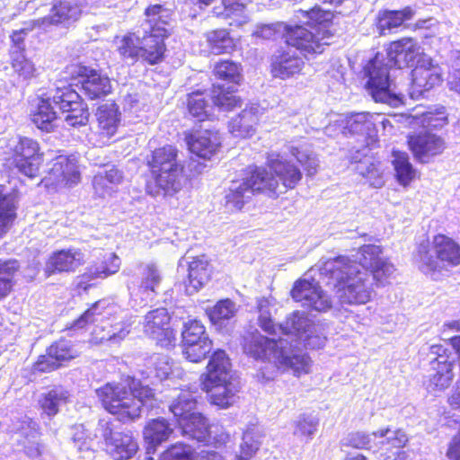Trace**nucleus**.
Listing matches in <instances>:
<instances>
[{
  "label": "nucleus",
  "instance_id": "obj_52",
  "mask_svg": "<svg viewBox=\"0 0 460 460\" xmlns=\"http://www.w3.org/2000/svg\"><path fill=\"white\" fill-rule=\"evenodd\" d=\"M206 38L211 52L215 55L230 53L234 49V40L226 30L209 31Z\"/></svg>",
  "mask_w": 460,
  "mask_h": 460
},
{
  "label": "nucleus",
  "instance_id": "obj_35",
  "mask_svg": "<svg viewBox=\"0 0 460 460\" xmlns=\"http://www.w3.org/2000/svg\"><path fill=\"white\" fill-rule=\"evenodd\" d=\"M146 22L143 23V32L158 35V29L164 31V36L169 35L168 26L172 20L171 10L161 4L150 5L146 9Z\"/></svg>",
  "mask_w": 460,
  "mask_h": 460
},
{
  "label": "nucleus",
  "instance_id": "obj_40",
  "mask_svg": "<svg viewBox=\"0 0 460 460\" xmlns=\"http://www.w3.org/2000/svg\"><path fill=\"white\" fill-rule=\"evenodd\" d=\"M182 435L190 439L204 442L208 438V423L200 412H194L179 420Z\"/></svg>",
  "mask_w": 460,
  "mask_h": 460
},
{
  "label": "nucleus",
  "instance_id": "obj_64",
  "mask_svg": "<svg viewBox=\"0 0 460 460\" xmlns=\"http://www.w3.org/2000/svg\"><path fill=\"white\" fill-rule=\"evenodd\" d=\"M413 118L418 120L419 124L427 128H440L447 124V118L444 111L417 113Z\"/></svg>",
  "mask_w": 460,
  "mask_h": 460
},
{
  "label": "nucleus",
  "instance_id": "obj_45",
  "mask_svg": "<svg viewBox=\"0 0 460 460\" xmlns=\"http://www.w3.org/2000/svg\"><path fill=\"white\" fill-rule=\"evenodd\" d=\"M117 307L110 305L108 301L100 300L94 303L88 310H86L75 323V328H84L86 324L95 322H102L114 312Z\"/></svg>",
  "mask_w": 460,
  "mask_h": 460
},
{
  "label": "nucleus",
  "instance_id": "obj_18",
  "mask_svg": "<svg viewBox=\"0 0 460 460\" xmlns=\"http://www.w3.org/2000/svg\"><path fill=\"white\" fill-rule=\"evenodd\" d=\"M71 74L78 78L84 93L91 100L105 97L111 92L110 78L99 71L80 65L70 67Z\"/></svg>",
  "mask_w": 460,
  "mask_h": 460
},
{
  "label": "nucleus",
  "instance_id": "obj_7",
  "mask_svg": "<svg viewBox=\"0 0 460 460\" xmlns=\"http://www.w3.org/2000/svg\"><path fill=\"white\" fill-rule=\"evenodd\" d=\"M177 156L174 146H165L153 152L149 163L156 186L166 195H173L181 189L183 165Z\"/></svg>",
  "mask_w": 460,
  "mask_h": 460
},
{
  "label": "nucleus",
  "instance_id": "obj_8",
  "mask_svg": "<svg viewBox=\"0 0 460 460\" xmlns=\"http://www.w3.org/2000/svg\"><path fill=\"white\" fill-rule=\"evenodd\" d=\"M421 243L418 250L420 270L425 274L460 264V245L446 235H437L431 250Z\"/></svg>",
  "mask_w": 460,
  "mask_h": 460
},
{
  "label": "nucleus",
  "instance_id": "obj_22",
  "mask_svg": "<svg viewBox=\"0 0 460 460\" xmlns=\"http://www.w3.org/2000/svg\"><path fill=\"white\" fill-rule=\"evenodd\" d=\"M77 354L70 341L60 340L48 349L46 355L39 358L34 365V370L39 372L52 371L61 366L62 362L75 358Z\"/></svg>",
  "mask_w": 460,
  "mask_h": 460
},
{
  "label": "nucleus",
  "instance_id": "obj_58",
  "mask_svg": "<svg viewBox=\"0 0 460 460\" xmlns=\"http://www.w3.org/2000/svg\"><path fill=\"white\" fill-rule=\"evenodd\" d=\"M261 437V432L256 426L249 427L243 433V442L240 446L241 454L236 456V459L243 457L248 460L254 456L260 447Z\"/></svg>",
  "mask_w": 460,
  "mask_h": 460
},
{
  "label": "nucleus",
  "instance_id": "obj_47",
  "mask_svg": "<svg viewBox=\"0 0 460 460\" xmlns=\"http://www.w3.org/2000/svg\"><path fill=\"white\" fill-rule=\"evenodd\" d=\"M81 12V7L77 3L71 0H63L53 6L52 13L44 20H48L54 24L74 22L80 17Z\"/></svg>",
  "mask_w": 460,
  "mask_h": 460
},
{
  "label": "nucleus",
  "instance_id": "obj_60",
  "mask_svg": "<svg viewBox=\"0 0 460 460\" xmlns=\"http://www.w3.org/2000/svg\"><path fill=\"white\" fill-rule=\"evenodd\" d=\"M187 105L189 112L199 121L205 120L209 116L210 106L203 93L196 92L189 94Z\"/></svg>",
  "mask_w": 460,
  "mask_h": 460
},
{
  "label": "nucleus",
  "instance_id": "obj_38",
  "mask_svg": "<svg viewBox=\"0 0 460 460\" xmlns=\"http://www.w3.org/2000/svg\"><path fill=\"white\" fill-rule=\"evenodd\" d=\"M16 195L0 185V238L9 231L16 217Z\"/></svg>",
  "mask_w": 460,
  "mask_h": 460
},
{
  "label": "nucleus",
  "instance_id": "obj_9",
  "mask_svg": "<svg viewBox=\"0 0 460 460\" xmlns=\"http://www.w3.org/2000/svg\"><path fill=\"white\" fill-rule=\"evenodd\" d=\"M364 72L367 78V89L376 102L392 103L401 100L402 93L396 92L383 56L377 54L366 65Z\"/></svg>",
  "mask_w": 460,
  "mask_h": 460
},
{
  "label": "nucleus",
  "instance_id": "obj_51",
  "mask_svg": "<svg viewBox=\"0 0 460 460\" xmlns=\"http://www.w3.org/2000/svg\"><path fill=\"white\" fill-rule=\"evenodd\" d=\"M236 311V305L230 299L220 300L213 307L206 309L210 322L219 327L222 326L225 321L233 318Z\"/></svg>",
  "mask_w": 460,
  "mask_h": 460
},
{
  "label": "nucleus",
  "instance_id": "obj_14",
  "mask_svg": "<svg viewBox=\"0 0 460 460\" xmlns=\"http://www.w3.org/2000/svg\"><path fill=\"white\" fill-rule=\"evenodd\" d=\"M98 431L105 440V450L114 460H129L138 449L136 439L128 433L113 431L112 424L105 420L98 423Z\"/></svg>",
  "mask_w": 460,
  "mask_h": 460
},
{
  "label": "nucleus",
  "instance_id": "obj_11",
  "mask_svg": "<svg viewBox=\"0 0 460 460\" xmlns=\"http://www.w3.org/2000/svg\"><path fill=\"white\" fill-rule=\"evenodd\" d=\"M429 374L427 381V390L430 393H439L447 389L454 378V363L456 357L443 345L436 344L429 347Z\"/></svg>",
  "mask_w": 460,
  "mask_h": 460
},
{
  "label": "nucleus",
  "instance_id": "obj_63",
  "mask_svg": "<svg viewBox=\"0 0 460 460\" xmlns=\"http://www.w3.org/2000/svg\"><path fill=\"white\" fill-rule=\"evenodd\" d=\"M182 344L190 342H200L201 340H209L206 334L205 327L197 320L189 321L184 324L181 332Z\"/></svg>",
  "mask_w": 460,
  "mask_h": 460
},
{
  "label": "nucleus",
  "instance_id": "obj_36",
  "mask_svg": "<svg viewBox=\"0 0 460 460\" xmlns=\"http://www.w3.org/2000/svg\"><path fill=\"white\" fill-rule=\"evenodd\" d=\"M71 394L67 389L57 385L40 394L39 404L43 413L53 417L60 409L70 402Z\"/></svg>",
  "mask_w": 460,
  "mask_h": 460
},
{
  "label": "nucleus",
  "instance_id": "obj_26",
  "mask_svg": "<svg viewBox=\"0 0 460 460\" xmlns=\"http://www.w3.org/2000/svg\"><path fill=\"white\" fill-rule=\"evenodd\" d=\"M85 261L84 253L76 248L61 250L54 252L46 263L45 272L48 275L56 272H72Z\"/></svg>",
  "mask_w": 460,
  "mask_h": 460
},
{
  "label": "nucleus",
  "instance_id": "obj_56",
  "mask_svg": "<svg viewBox=\"0 0 460 460\" xmlns=\"http://www.w3.org/2000/svg\"><path fill=\"white\" fill-rule=\"evenodd\" d=\"M141 40L140 31L125 35L119 42L118 50L119 54L123 58H130L134 61L141 59Z\"/></svg>",
  "mask_w": 460,
  "mask_h": 460
},
{
  "label": "nucleus",
  "instance_id": "obj_62",
  "mask_svg": "<svg viewBox=\"0 0 460 460\" xmlns=\"http://www.w3.org/2000/svg\"><path fill=\"white\" fill-rule=\"evenodd\" d=\"M11 64L14 72L24 79L34 76L36 68L34 64L27 59L22 52H11Z\"/></svg>",
  "mask_w": 460,
  "mask_h": 460
},
{
  "label": "nucleus",
  "instance_id": "obj_33",
  "mask_svg": "<svg viewBox=\"0 0 460 460\" xmlns=\"http://www.w3.org/2000/svg\"><path fill=\"white\" fill-rule=\"evenodd\" d=\"M158 35L143 32L141 40V59L150 65L162 61L165 52L164 31L158 29Z\"/></svg>",
  "mask_w": 460,
  "mask_h": 460
},
{
  "label": "nucleus",
  "instance_id": "obj_48",
  "mask_svg": "<svg viewBox=\"0 0 460 460\" xmlns=\"http://www.w3.org/2000/svg\"><path fill=\"white\" fill-rule=\"evenodd\" d=\"M72 440L79 458L82 460L93 458V438L84 425L74 427Z\"/></svg>",
  "mask_w": 460,
  "mask_h": 460
},
{
  "label": "nucleus",
  "instance_id": "obj_21",
  "mask_svg": "<svg viewBox=\"0 0 460 460\" xmlns=\"http://www.w3.org/2000/svg\"><path fill=\"white\" fill-rule=\"evenodd\" d=\"M48 184L71 186L80 181L77 161L74 156L58 155L49 169L48 177L45 178Z\"/></svg>",
  "mask_w": 460,
  "mask_h": 460
},
{
  "label": "nucleus",
  "instance_id": "obj_17",
  "mask_svg": "<svg viewBox=\"0 0 460 460\" xmlns=\"http://www.w3.org/2000/svg\"><path fill=\"white\" fill-rule=\"evenodd\" d=\"M442 81V71L429 58L422 57L411 71V84L409 94L411 99H419Z\"/></svg>",
  "mask_w": 460,
  "mask_h": 460
},
{
  "label": "nucleus",
  "instance_id": "obj_19",
  "mask_svg": "<svg viewBox=\"0 0 460 460\" xmlns=\"http://www.w3.org/2000/svg\"><path fill=\"white\" fill-rule=\"evenodd\" d=\"M391 66L398 68L411 66L424 57L418 41L412 38H402L393 41L386 50Z\"/></svg>",
  "mask_w": 460,
  "mask_h": 460
},
{
  "label": "nucleus",
  "instance_id": "obj_10",
  "mask_svg": "<svg viewBox=\"0 0 460 460\" xmlns=\"http://www.w3.org/2000/svg\"><path fill=\"white\" fill-rule=\"evenodd\" d=\"M4 154L9 155L22 174L34 178L38 175L42 163V154L37 141L29 137H14L4 146Z\"/></svg>",
  "mask_w": 460,
  "mask_h": 460
},
{
  "label": "nucleus",
  "instance_id": "obj_28",
  "mask_svg": "<svg viewBox=\"0 0 460 460\" xmlns=\"http://www.w3.org/2000/svg\"><path fill=\"white\" fill-rule=\"evenodd\" d=\"M260 118V107L251 104L229 122V132L235 137H249L255 133Z\"/></svg>",
  "mask_w": 460,
  "mask_h": 460
},
{
  "label": "nucleus",
  "instance_id": "obj_6",
  "mask_svg": "<svg viewBox=\"0 0 460 460\" xmlns=\"http://www.w3.org/2000/svg\"><path fill=\"white\" fill-rule=\"evenodd\" d=\"M277 179L262 167L250 168L245 178L233 181L226 192V205L231 210H240L255 193L276 192Z\"/></svg>",
  "mask_w": 460,
  "mask_h": 460
},
{
  "label": "nucleus",
  "instance_id": "obj_27",
  "mask_svg": "<svg viewBox=\"0 0 460 460\" xmlns=\"http://www.w3.org/2000/svg\"><path fill=\"white\" fill-rule=\"evenodd\" d=\"M408 143L415 157L422 163L428 162L431 156L441 154L445 148L443 139L434 134L412 136Z\"/></svg>",
  "mask_w": 460,
  "mask_h": 460
},
{
  "label": "nucleus",
  "instance_id": "obj_29",
  "mask_svg": "<svg viewBox=\"0 0 460 460\" xmlns=\"http://www.w3.org/2000/svg\"><path fill=\"white\" fill-rule=\"evenodd\" d=\"M415 15L411 6L402 10L384 9L378 11L376 17V27L380 35H386L398 29L404 22L410 21Z\"/></svg>",
  "mask_w": 460,
  "mask_h": 460
},
{
  "label": "nucleus",
  "instance_id": "obj_3",
  "mask_svg": "<svg viewBox=\"0 0 460 460\" xmlns=\"http://www.w3.org/2000/svg\"><path fill=\"white\" fill-rule=\"evenodd\" d=\"M321 275L333 281L336 296L341 304L365 305L370 301L373 288L369 274L358 270L346 256L323 262Z\"/></svg>",
  "mask_w": 460,
  "mask_h": 460
},
{
  "label": "nucleus",
  "instance_id": "obj_41",
  "mask_svg": "<svg viewBox=\"0 0 460 460\" xmlns=\"http://www.w3.org/2000/svg\"><path fill=\"white\" fill-rule=\"evenodd\" d=\"M375 448H402L408 442V436L401 429L380 428L373 432Z\"/></svg>",
  "mask_w": 460,
  "mask_h": 460
},
{
  "label": "nucleus",
  "instance_id": "obj_31",
  "mask_svg": "<svg viewBox=\"0 0 460 460\" xmlns=\"http://www.w3.org/2000/svg\"><path fill=\"white\" fill-rule=\"evenodd\" d=\"M173 429L164 418L149 420L144 428L143 436L147 444L148 454H154L156 447L166 441L172 435Z\"/></svg>",
  "mask_w": 460,
  "mask_h": 460
},
{
  "label": "nucleus",
  "instance_id": "obj_24",
  "mask_svg": "<svg viewBox=\"0 0 460 460\" xmlns=\"http://www.w3.org/2000/svg\"><path fill=\"white\" fill-rule=\"evenodd\" d=\"M267 164L286 189H294L302 179V172L285 155L269 154Z\"/></svg>",
  "mask_w": 460,
  "mask_h": 460
},
{
  "label": "nucleus",
  "instance_id": "obj_4",
  "mask_svg": "<svg viewBox=\"0 0 460 460\" xmlns=\"http://www.w3.org/2000/svg\"><path fill=\"white\" fill-rule=\"evenodd\" d=\"M103 407L121 421H130L140 416L143 407L153 408L155 393L147 385L128 388L122 383H108L96 390Z\"/></svg>",
  "mask_w": 460,
  "mask_h": 460
},
{
  "label": "nucleus",
  "instance_id": "obj_44",
  "mask_svg": "<svg viewBox=\"0 0 460 460\" xmlns=\"http://www.w3.org/2000/svg\"><path fill=\"white\" fill-rule=\"evenodd\" d=\"M31 119L38 128L50 132L57 126L58 117L49 98L41 99L38 104L37 110L31 115Z\"/></svg>",
  "mask_w": 460,
  "mask_h": 460
},
{
  "label": "nucleus",
  "instance_id": "obj_30",
  "mask_svg": "<svg viewBox=\"0 0 460 460\" xmlns=\"http://www.w3.org/2000/svg\"><path fill=\"white\" fill-rule=\"evenodd\" d=\"M98 130L103 143L115 135L120 124V113L113 102L104 103L96 111Z\"/></svg>",
  "mask_w": 460,
  "mask_h": 460
},
{
  "label": "nucleus",
  "instance_id": "obj_46",
  "mask_svg": "<svg viewBox=\"0 0 460 460\" xmlns=\"http://www.w3.org/2000/svg\"><path fill=\"white\" fill-rule=\"evenodd\" d=\"M197 395L187 390H181L170 405V411L177 421L187 419L196 411Z\"/></svg>",
  "mask_w": 460,
  "mask_h": 460
},
{
  "label": "nucleus",
  "instance_id": "obj_43",
  "mask_svg": "<svg viewBox=\"0 0 460 460\" xmlns=\"http://www.w3.org/2000/svg\"><path fill=\"white\" fill-rule=\"evenodd\" d=\"M258 323L269 334L277 333L279 325L274 322L277 302L272 296L261 297L257 300Z\"/></svg>",
  "mask_w": 460,
  "mask_h": 460
},
{
  "label": "nucleus",
  "instance_id": "obj_1",
  "mask_svg": "<svg viewBox=\"0 0 460 460\" xmlns=\"http://www.w3.org/2000/svg\"><path fill=\"white\" fill-rule=\"evenodd\" d=\"M298 13L305 19L304 26H288L284 22L270 24H258L252 32V36L262 40L275 39L282 36L289 46L301 49L308 54L322 53L324 46L329 45V40L332 36L330 26L333 17L331 12L320 8H313L309 11L299 10Z\"/></svg>",
  "mask_w": 460,
  "mask_h": 460
},
{
  "label": "nucleus",
  "instance_id": "obj_37",
  "mask_svg": "<svg viewBox=\"0 0 460 460\" xmlns=\"http://www.w3.org/2000/svg\"><path fill=\"white\" fill-rule=\"evenodd\" d=\"M344 135H367L375 131L374 115L368 112H358L347 115L341 120Z\"/></svg>",
  "mask_w": 460,
  "mask_h": 460
},
{
  "label": "nucleus",
  "instance_id": "obj_54",
  "mask_svg": "<svg viewBox=\"0 0 460 460\" xmlns=\"http://www.w3.org/2000/svg\"><path fill=\"white\" fill-rule=\"evenodd\" d=\"M148 366L160 381L170 378L171 376L180 375V370L173 368V362L166 355H153L148 360Z\"/></svg>",
  "mask_w": 460,
  "mask_h": 460
},
{
  "label": "nucleus",
  "instance_id": "obj_39",
  "mask_svg": "<svg viewBox=\"0 0 460 460\" xmlns=\"http://www.w3.org/2000/svg\"><path fill=\"white\" fill-rule=\"evenodd\" d=\"M241 0H222L220 6L214 7V13L226 20L230 26L240 27L248 22L245 5Z\"/></svg>",
  "mask_w": 460,
  "mask_h": 460
},
{
  "label": "nucleus",
  "instance_id": "obj_13",
  "mask_svg": "<svg viewBox=\"0 0 460 460\" xmlns=\"http://www.w3.org/2000/svg\"><path fill=\"white\" fill-rule=\"evenodd\" d=\"M351 264L361 267L364 272L369 271L373 279L380 285L394 273V267L384 256L382 248L375 244L363 245L356 254V261L349 260Z\"/></svg>",
  "mask_w": 460,
  "mask_h": 460
},
{
  "label": "nucleus",
  "instance_id": "obj_15",
  "mask_svg": "<svg viewBox=\"0 0 460 460\" xmlns=\"http://www.w3.org/2000/svg\"><path fill=\"white\" fill-rule=\"evenodd\" d=\"M53 102L59 107L62 113H66L64 120L67 125L82 126L88 121V110L71 85L58 86L53 95Z\"/></svg>",
  "mask_w": 460,
  "mask_h": 460
},
{
  "label": "nucleus",
  "instance_id": "obj_53",
  "mask_svg": "<svg viewBox=\"0 0 460 460\" xmlns=\"http://www.w3.org/2000/svg\"><path fill=\"white\" fill-rule=\"evenodd\" d=\"M392 163L397 180L401 184L407 185L414 179L416 172L409 162V157L406 153L394 151Z\"/></svg>",
  "mask_w": 460,
  "mask_h": 460
},
{
  "label": "nucleus",
  "instance_id": "obj_2",
  "mask_svg": "<svg viewBox=\"0 0 460 460\" xmlns=\"http://www.w3.org/2000/svg\"><path fill=\"white\" fill-rule=\"evenodd\" d=\"M243 352L249 357L274 365L277 370L301 376L310 372V358L288 339H270L257 330L247 333L243 341Z\"/></svg>",
  "mask_w": 460,
  "mask_h": 460
},
{
  "label": "nucleus",
  "instance_id": "obj_50",
  "mask_svg": "<svg viewBox=\"0 0 460 460\" xmlns=\"http://www.w3.org/2000/svg\"><path fill=\"white\" fill-rule=\"evenodd\" d=\"M161 280V273L155 264L149 263L143 268L139 291L145 296L144 299L147 300L153 297Z\"/></svg>",
  "mask_w": 460,
  "mask_h": 460
},
{
  "label": "nucleus",
  "instance_id": "obj_49",
  "mask_svg": "<svg viewBox=\"0 0 460 460\" xmlns=\"http://www.w3.org/2000/svg\"><path fill=\"white\" fill-rule=\"evenodd\" d=\"M353 160L360 164L358 171L367 179L370 186L381 188L385 184L384 168L380 162H370L368 159L361 162L358 156L353 157Z\"/></svg>",
  "mask_w": 460,
  "mask_h": 460
},
{
  "label": "nucleus",
  "instance_id": "obj_34",
  "mask_svg": "<svg viewBox=\"0 0 460 460\" xmlns=\"http://www.w3.org/2000/svg\"><path fill=\"white\" fill-rule=\"evenodd\" d=\"M186 292L190 295L199 290L210 279L211 268L205 256L194 258L189 263Z\"/></svg>",
  "mask_w": 460,
  "mask_h": 460
},
{
  "label": "nucleus",
  "instance_id": "obj_42",
  "mask_svg": "<svg viewBox=\"0 0 460 460\" xmlns=\"http://www.w3.org/2000/svg\"><path fill=\"white\" fill-rule=\"evenodd\" d=\"M133 323H135V321H132L130 318L126 321L111 324L107 331L106 328L108 326L97 325L93 331V339L95 340V342H103L105 341L119 342L130 332Z\"/></svg>",
  "mask_w": 460,
  "mask_h": 460
},
{
  "label": "nucleus",
  "instance_id": "obj_20",
  "mask_svg": "<svg viewBox=\"0 0 460 460\" xmlns=\"http://www.w3.org/2000/svg\"><path fill=\"white\" fill-rule=\"evenodd\" d=\"M291 47L288 45L287 49L279 50L271 57L270 72L273 77L285 80L302 71L305 61L297 53L300 49H293Z\"/></svg>",
  "mask_w": 460,
  "mask_h": 460
},
{
  "label": "nucleus",
  "instance_id": "obj_59",
  "mask_svg": "<svg viewBox=\"0 0 460 460\" xmlns=\"http://www.w3.org/2000/svg\"><path fill=\"white\" fill-rule=\"evenodd\" d=\"M212 100L214 104L223 111H230L235 107H240L242 101L232 92H226L221 86L213 89Z\"/></svg>",
  "mask_w": 460,
  "mask_h": 460
},
{
  "label": "nucleus",
  "instance_id": "obj_61",
  "mask_svg": "<svg viewBox=\"0 0 460 460\" xmlns=\"http://www.w3.org/2000/svg\"><path fill=\"white\" fill-rule=\"evenodd\" d=\"M212 342L210 340H201L200 342L182 344L183 355L190 362H199L210 351Z\"/></svg>",
  "mask_w": 460,
  "mask_h": 460
},
{
  "label": "nucleus",
  "instance_id": "obj_16",
  "mask_svg": "<svg viewBox=\"0 0 460 460\" xmlns=\"http://www.w3.org/2000/svg\"><path fill=\"white\" fill-rule=\"evenodd\" d=\"M292 298L310 310L324 313L332 306L330 296L314 279H298L290 291Z\"/></svg>",
  "mask_w": 460,
  "mask_h": 460
},
{
  "label": "nucleus",
  "instance_id": "obj_57",
  "mask_svg": "<svg viewBox=\"0 0 460 460\" xmlns=\"http://www.w3.org/2000/svg\"><path fill=\"white\" fill-rule=\"evenodd\" d=\"M290 155L303 166L308 176H313L316 173L319 166L318 160L306 145L292 146L290 147Z\"/></svg>",
  "mask_w": 460,
  "mask_h": 460
},
{
  "label": "nucleus",
  "instance_id": "obj_23",
  "mask_svg": "<svg viewBox=\"0 0 460 460\" xmlns=\"http://www.w3.org/2000/svg\"><path fill=\"white\" fill-rule=\"evenodd\" d=\"M170 319L171 317L165 308L152 310L145 316L143 331L158 342L169 343L172 337Z\"/></svg>",
  "mask_w": 460,
  "mask_h": 460
},
{
  "label": "nucleus",
  "instance_id": "obj_12",
  "mask_svg": "<svg viewBox=\"0 0 460 460\" xmlns=\"http://www.w3.org/2000/svg\"><path fill=\"white\" fill-rule=\"evenodd\" d=\"M278 330L285 335H292L305 348L320 349L324 346L326 338L322 327L314 324L304 312L296 311L288 316Z\"/></svg>",
  "mask_w": 460,
  "mask_h": 460
},
{
  "label": "nucleus",
  "instance_id": "obj_25",
  "mask_svg": "<svg viewBox=\"0 0 460 460\" xmlns=\"http://www.w3.org/2000/svg\"><path fill=\"white\" fill-rule=\"evenodd\" d=\"M186 142L191 153L204 159H210L221 146V137L217 131H197L186 137Z\"/></svg>",
  "mask_w": 460,
  "mask_h": 460
},
{
  "label": "nucleus",
  "instance_id": "obj_32",
  "mask_svg": "<svg viewBox=\"0 0 460 460\" xmlns=\"http://www.w3.org/2000/svg\"><path fill=\"white\" fill-rule=\"evenodd\" d=\"M120 268V259L113 252L105 253L99 261L89 265L83 274L79 286L84 281H90L97 279H106L115 274Z\"/></svg>",
  "mask_w": 460,
  "mask_h": 460
},
{
  "label": "nucleus",
  "instance_id": "obj_55",
  "mask_svg": "<svg viewBox=\"0 0 460 460\" xmlns=\"http://www.w3.org/2000/svg\"><path fill=\"white\" fill-rule=\"evenodd\" d=\"M242 66L232 60H220L214 66L215 75L224 81L240 84L243 80Z\"/></svg>",
  "mask_w": 460,
  "mask_h": 460
},
{
  "label": "nucleus",
  "instance_id": "obj_5",
  "mask_svg": "<svg viewBox=\"0 0 460 460\" xmlns=\"http://www.w3.org/2000/svg\"><path fill=\"white\" fill-rule=\"evenodd\" d=\"M202 386L208 393L210 403L220 409L234 405L238 399L240 386L225 350L217 349L212 354Z\"/></svg>",
  "mask_w": 460,
  "mask_h": 460
}]
</instances>
